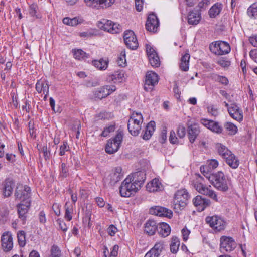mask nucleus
Segmentation results:
<instances>
[{
	"instance_id": "f257e3e1",
	"label": "nucleus",
	"mask_w": 257,
	"mask_h": 257,
	"mask_svg": "<svg viewBox=\"0 0 257 257\" xmlns=\"http://www.w3.org/2000/svg\"><path fill=\"white\" fill-rule=\"evenodd\" d=\"M208 180L218 190L224 192L228 190L230 181L223 172L218 171L211 174L209 176Z\"/></svg>"
},
{
	"instance_id": "f03ea898",
	"label": "nucleus",
	"mask_w": 257,
	"mask_h": 257,
	"mask_svg": "<svg viewBox=\"0 0 257 257\" xmlns=\"http://www.w3.org/2000/svg\"><path fill=\"white\" fill-rule=\"evenodd\" d=\"M131 177H127L122 182L119 187V192L121 196L123 197H129L134 195L141 187L137 183L132 181Z\"/></svg>"
},
{
	"instance_id": "7ed1b4c3",
	"label": "nucleus",
	"mask_w": 257,
	"mask_h": 257,
	"mask_svg": "<svg viewBox=\"0 0 257 257\" xmlns=\"http://www.w3.org/2000/svg\"><path fill=\"white\" fill-rule=\"evenodd\" d=\"M143 118L141 113L134 112L128 121L127 127L130 134L137 136L141 129Z\"/></svg>"
},
{
	"instance_id": "20e7f679",
	"label": "nucleus",
	"mask_w": 257,
	"mask_h": 257,
	"mask_svg": "<svg viewBox=\"0 0 257 257\" xmlns=\"http://www.w3.org/2000/svg\"><path fill=\"white\" fill-rule=\"evenodd\" d=\"M189 195L187 190L181 189L177 190L174 194V208L177 212L182 210L187 204Z\"/></svg>"
},
{
	"instance_id": "39448f33",
	"label": "nucleus",
	"mask_w": 257,
	"mask_h": 257,
	"mask_svg": "<svg viewBox=\"0 0 257 257\" xmlns=\"http://www.w3.org/2000/svg\"><path fill=\"white\" fill-rule=\"evenodd\" d=\"M123 139V133L119 132L113 138L109 139L105 146V151L109 154L116 152L120 148Z\"/></svg>"
},
{
	"instance_id": "423d86ee",
	"label": "nucleus",
	"mask_w": 257,
	"mask_h": 257,
	"mask_svg": "<svg viewBox=\"0 0 257 257\" xmlns=\"http://www.w3.org/2000/svg\"><path fill=\"white\" fill-rule=\"evenodd\" d=\"M97 26L99 29L112 34L119 33L122 30V27L119 24L106 19L99 21Z\"/></svg>"
},
{
	"instance_id": "0eeeda50",
	"label": "nucleus",
	"mask_w": 257,
	"mask_h": 257,
	"mask_svg": "<svg viewBox=\"0 0 257 257\" xmlns=\"http://www.w3.org/2000/svg\"><path fill=\"white\" fill-rule=\"evenodd\" d=\"M205 221L215 231H221L224 230L226 226V222L222 217L218 215L207 216Z\"/></svg>"
},
{
	"instance_id": "6e6552de",
	"label": "nucleus",
	"mask_w": 257,
	"mask_h": 257,
	"mask_svg": "<svg viewBox=\"0 0 257 257\" xmlns=\"http://www.w3.org/2000/svg\"><path fill=\"white\" fill-rule=\"evenodd\" d=\"M211 51L217 55H222L228 54L230 51L229 44L224 41L215 42L210 45Z\"/></svg>"
},
{
	"instance_id": "1a4fd4ad",
	"label": "nucleus",
	"mask_w": 257,
	"mask_h": 257,
	"mask_svg": "<svg viewBox=\"0 0 257 257\" xmlns=\"http://www.w3.org/2000/svg\"><path fill=\"white\" fill-rule=\"evenodd\" d=\"M86 5L92 9L99 10L108 8L115 2V0H84Z\"/></svg>"
},
{
	"instance_id": "9d476101",
	"label": "nucleus",
	"mask_w": 257,
	"mask_h": 257,
	"mask_svg": "<svg viewBox=\"0 0 257 257\" xmlns=\"http://www.w3.org/2000/svg\"><path fill=\"white\" fill-rule=\"evenodd\" d=\"M31 193L30 188L27 185H19L15 191L16 199L22 201H30V197Z\"/></svg>"
},
{
	"instance_id": "9b49d317",
	"label": "nucleus",
	"mask_w": 257,
	"mask_h": 257,
	"mask_svg": "<svg viewBox=\"0 0 257 257\" xmlns=\"http://www.w3.org/2000/svg\"><path fill=\"white\" fill-rule=\"evenodd\" d=\"M159 81V76L153 71H148L146 74L144 89L147 91H151Z\"/></svg>"
},
{
	"instance_id": "f8f14e48",
	"label": "nucleus",
	"mask_w": 257,
	"mask_h": 257,
	"mask_svg": "<svg viewBox=\"0 0 257 257\" xmlns=\"http://www.w3.org/2000/svg\"><path fill=\"white\" fill-rule=\"evenodd\" d=\"M220 249L222 252H230L236 247V243L233 238L223 236L220 238Z\"/></svg>"
},
{
	"instance_id": "ddd939ff",
	"label": "nucleus",
	"mask_w": 257,
	"mask_h": 257,
	"mask_svg": "<svg viewBox=\"0 0 257 257\" xmlns=\"http://www.w3.org/2000/svg\"><path fill=\"white\" fill-rule=\"evenodd\" d=\"M123 39L124 43L128 48L132 50H135L138 48V42L133 31H125L124 33Z\"/></svg>"
},
{
	"instance_id": "4468645a",
	"label": "nucleus",
	"mask_w": 257,
	"mask_h": 257,
	"mask_svg": "<svg viewBox=\"0 0 257 257\" xmlns=\"http://www.w3.org/2000/svg\"><path fill=\"white\" fill-rule=\"evenodd\" d=\"M146 48L148 59L151 66L155 67H159L160 65V61L156 51L149 45H146Z\"/></svg>"
},
{
	"instance_id": "2eb2a0df",
	"label": "nucleus",
	"mask_w": 257,
	"mask_h": 257,
	"mask_svg": "<svg viewBox=\"0 0 257 257\" xmlns=\"http://www.w3.org/2000/svg\"><path fill=\"white\" fill-rule=\"evenodd\" d=\"M159 26V22L156 15L154 13L150 14L146 23V29L150 32H156Z\"/></svg>"
},
{
	"instance_id": "dca6fc26",
	"label": "nucleus",
	"mask_w": 257,
	"mask_h": 257,
	"mask_svg": "<svg viewBox=\"0 0 257 257\" xmlns=\"http://www.w3.org/2000/svg\"><path fill=\"white\" fill-rule=\"evenodd\" d=\"M2 248L5 252L11 250L13 247L12 234L10 232L3 233L1 237Z\"/></svg>"
},
{
	"instance_id": "f3484780",
	"label": "nucleus",
	"mask_w": 257,
	"mask_h": 257,
	"mask_svg": "<svg viewBox=\"0 0 257 257\" xmlns=\"http://www.w3.org/2000/svg\"><path fill=\"white\" fill-rule=\"evenodd\" d=\"M200 123L214 133L220 134L222 132V126L217 122L206 118H202L200 120Z\"/></svg>"
},
{
	"instance_id": "a211bd4d",
	"label": "nucleus",
	"mask_w": 257,
	"mask_h": 257,
	"mask_svg": "<svg viewBox=\"0 0 257 257\" xmlns=\"http://www.w3.org/2000/svg\"><path fill=\"white\" fill-rule=\"evenodd\" d=\"M228 113L232 118L238 122H241L243 120V111L235 103L231 104V106L229 108Z\"/></svg>"
},
{
	"instance_id": "6ab92c4d",
	"label": "nucleus",
	"mask_w": 257,
	"mask_h": 257,
	"mask_svg": "<svg viewBox=\"0 0 257 257\" xmlns=\"http://www.w3.org/2000/svg\"><path fill=\"white\" fill-rule=\"evenodd\" d=\"M192 202L197 210L199 212L203 211L210 204V201L209 199L203 198L200 195H198L194 198Z\"/></svg>"
},
{
	"instance_id": "aec40b11",
	"label": "nucleus",
	"mask_w": 257,
	"mask_h": 257,
	"mask_svg": "<svg viewBox=\"0 0 257 257\" xmlns=\"http://www.w3.org/2000/svg\"><path fill=\"white\" fill-rule=\"evenodd\" d=\"M164 247V242L159 241L155 243L154 247L148 251L144 257H159Z\"/></svg>"
},
{
	"instance_id": "412c9836",
	"label": "nucleus",
	"mask_w": 257,
	"mask_h": 257,
	"mask_svg": "<svg viewBox=\"0 0 257 257\" xmlns=\"http://www.w3.org/2000/svg\"><path fill=\"white\" fill-rule=\"evenodd\" d=\"M36 89L38 93L44 94V99L46 100L49 94V85L47 81L44 79H40L36 84Z\"/></svg>"
},
{
	"instance_id": "4be33fe9",
	"label": "nucleus",
	"mask_w": 257,
	"mask_h": 257,
	"mask_svg": "<svg viewBox=\"0 0 257 257\" xmlns=\"http://www.w3.org/2000/svg\"><path fill=\"white\" fill-rule=\"evenodd\" d=\"M131 177L132 181L137 183L141 188L146 180V173L144 171L134 172L127 176Z\"/></svg>"
},
{
	"instance_id": "5701e85b",
	"label": "nucleus",
	"mask_w": 257,
	"mask_h": 257,
	"mask_svg": "<svg viewBox=\"0 0 257 257\" xmlns=\"http://www.w3.org/2000/svg\"><path fill=\"white\" fill-rule=\"evenodd\" d=\"M30 201H21V203L17 205L19 217L23 220H25L26 217V214L30 206Z\"/></svg>"
},
{
	"instance_id": "b1692460",
	"label": "nucleus",
	"mask_w": 257,
	"mask_h": 257,
	"mask_svg": "<svg viewBox=\"0 0 257 257\" xmlns=\"http://www.w3.org/2000/svg\"><path fill=\"white\" fill-rule=\"evenodd\" d=\"M150 212L156 216H165L171 218L172 216V211L166 208L157 206L155 208H152L150 210Z\"/></svg>"
},
{
	"instance_id": "393cba45",
	"label": "nucleus",
	"mask_w": 257,
	"mask_h": 257,
	"mask_svg": "<svg viewBox=\"0 0 257 257\" xmlns=\"http://www.w3.org/2000/svg\"><path fill=\"white\" fill-rule=\"evenodd\" d=\"M204 178L199 174H196V179L193 182L194 187L200 193L204 194L209 187L203 184Z\"/></svg>"
},
{
	"instance_id": "a878e982",
	"label": "nucleus",
	"mask_w": 257,
	"mask_h": 257,
	"mask_svg": "<svg viewBox=\"0 0 257 257\" xmlns=\"http://www.w3.org/2000/svg\"><path fill=\"white\" fill-rule=\"evenodd\" d=\"M147 190L150 192H158L163 190V185L159 179H153L146 185Z\"/></svg>"
},
{
	"instance_id": "bb28decb",
	"label": "nucleus",
	"mask_w": 257,
	"mask_h": 257,
	"mask_svg": "<svg viewBox=\"0 0 257 257\" xmlns=\"http://www.w3.org/2000/svg\"><path fill=\"white\" fill-rule=\"evenodd\" d=\"M158 225L156 222L153 220H148L144 226V231L149 235H153L158 229Z\"/></svg>"
},
{
	"instance_id": "cd10ccee",
	"label": "nucleus",
	"mask_w": 257,
	"mask_h": 257,
	"mask_svg": "<svg viewBox=\"0 0 257 257\" xmlns=\"http://www.w3.org/2000/svg\"><path fill=\"white\" fill-rule=\"evenodd\" d=\"M200 133L199 127L197 124H194L188 126V134L189 141L193 143L195 141L197 136Z\"/></svg>"
},
{
	"instance_id": "c85d7f7f",
	"label": "nucleus",
	"mask_w": 257,
	"mask_h": 257,
	"mask_svg": "<svg viewBox=\"0 0 257 257\" xmlns=\"http://www.w3.org/2000/svg\"><path fill=\"white\" fill-rule=\"evenodd\" d=\"M155 128V122L151 121L146 125L145 131H143L142 138L144 140H148L152 136Z\"/></svg>"
},
{
	"instance_id": "c756f323",
	"label": "nucleus",
	"mask_w": 257,
	"mask_h": 257,
	"mask_svg": "<svg viewBox=\"0 0 257 257\" xmlns=\"http://www.w3.org/2000/svg\"><path fill=\"white\" fill-rule=\"evenodd\" d=\"M227 164L232 169H236L239 165V160L232 153L228 155L225 159Z\"/></svg>"
},
{
	"instance_id": "7c9ffc66",
	"label": "nucleus",
	"mask_w": 257,
	"mask_h": 257,
	"mask_svg": "<svg viewBox=\"0 0 257 257\" xmlns=\"http://www.w3.org/2000/svg\"><path fill=\"white\" fill-rule=\"evenodd\" d=\"M201 18V14L196 10L190 12L188 16V22L191 25H197Z\"/></svg>"
},
{
	"instance_id": "2f4dec72",
	"label": "nucleus",
	"mask_w": 257,
	"mask_h": 257,
	"mask_svg": "<svg viewBox=\"0 0 257 257\" xmlns=\"http://www.w3.org/2000/svg\"><path fill=\"white\" fill-rule=\"evenodd\" d=\"M124 73L122 71H117L110 75L108 78L109 81L114 83H119L124 80Z\"/></svg>"
},
{
	"instance_id": "473e14b6",
	"label": "nucleus",
	"mask_w": 257,
	"mask_h": 257,
	"mask_svg": "<svg viewBox=\"0 0 257 257\" xmlns=\"http://www.w3.org/2000/svg\"><path fill=\"white\" fill-rule=\"evenodd\" d=\"M14 187V182L13 180L7 179L4 182L3 193L5 197L10 196L13 192Z\"/></svg>"
},
{
	"instance_id": "72a5a7b5",
	"label": "nucleus",
	"mask_w": 257,
	"mask_h": 257,
	"mask_svg": "<svg viewBox=\"0 0 257 257\" xmlns=\"http://www.w3.org/2000/svg\"><path fill=\"white\" fill-rule=\"evenodd\" d=\"M157 230L161 237H166L170 234L171 228L167 223L162 222L159 224Z\"/></svg>"
},
{
	"instance_id": "f704fd0d",
	"label": "nucleus",
	"mask_w": 257,
	"mask_h": 257,
	"mask_svg": "<svg viewBox=\"0 0 257 257\" xmlns=\"http://www.w3.org/2000/svg\"><path fill=\"white\" fill-rule=\"evenodd\" d=\"M222 7V4L220 3H216L214 4L209 10L208 14L209 17L211 18L217 17L220 13Z\"/></svg>"
},
{
	"instance_id": "c9c22d12",
	"label": "nucleus",
	"mask_w": 257,
	"mask_h": 257,
	"mask_svg": "<svg viewBox=\"0 0 257 257\" xmlns=\"http://www.w3.org/2000/svg\"><path fill=\"white\" fill-rule=\"evenodd\" d=\"M62 21L65 25L74 27L82 23L83 19L79 17H75L73 18L65 17L63 18Z\"/></svg>"
},
{
	"instance_id": "e433bc0d",
	"label": "nucleus",
	"mask_w": 257,
	"mask_h": 257,
	"mask_svg": "<svg viewBox=\"0 0 257 257\" xmlns=\"http://www.w3.org/2000/svg\"><path fill=\"white\" fill-rule=\"evenodd\" d=\"M190 55L188 53L185 54L182 56L180 63V68L183 71H187L189 69Z\"/></svg>"
},
{
	"instance_id": "4c0bfd02",
	"label": "nucleus",
	"mask_w": 257,
	"mask_h": 257,
	"mask_svg": "<svg viewBox=\"0 0 257 257\" xmlns=\"http://www.w3.org/2000/svg\"><path fill=\"white\" fill-rule=\"evenodd\" d=\"M216 149L219 155L224 159L232 152L225 146L220 143H218L216 145Z\"/></svg>"
},
{
	"instance_id": "58836bf2",
	"label": "nucleus",
	"mask_w": 257,
	"mask_h": 257,
	"mask_svg": "<svg viewBox=\"0 0 257 257\" xmlns=\"http://www.w3.org/2000/svg\"><path fill=\"white\" fill-rule=\"evenodd\" d=\"M92 63L97 69L101 70H104L106 69L108 67V62L106 60L101 59L99 60H93L92 61Z\"/></svg>"
},
{
	"instance_id": "ea45409f",
	"label": "nucleus",
	"mask_w": 257,
	"mask_h": 257,
	"mask_svg": "<svg viewBox=\"0 0 257 257\" xmlns=\"http://www.w3.org/2000/svg\"><path fill=\"white\" fill-rule=\"evenodd\" d=\"M65 213L64 218L68 221H70L72 219L73 205L69 202H66L65 205Z\"/></svg>"
},
{
	"instance_id": "a19ab883",
	"label": "nucleus",
	"mask_w": 257,
	"mask_h": 257,
	"mask_svg": "<svg viewBox=\"0 0 257 257\" xmlns=\"http://www.w3.org/2000/svg\"><path fill=\"white\" fill-rule=\"evenodd\" d=\"M211 186H209L208 189L204 192V195L208 196L211 198L213 201L216 202H219L221 201V198L220 196H218L217 193L214 190L210 189Z\"/></svg>"
},
{
	"instance_id": "79ce46f5",
	"label": "nucleus",
	"mask_w": 257,
	"mask_h": 257,
	"mask_svg": "<svg viewBox=\"0 0 257 257\" xmlns=\"http://www.w3.org/2000/svg\"><path fill=\"white\" fill-rule=\"evenodd\" d=\"M113 117V115L111 112L102 111L97 114L94 116L95 121H98L102 119H110Z\"/></svg>"
},
{
	"instance_id": "37998d69",
	"label": "nucleus",
	"mask_w": 257,
	"mask_h": 257,
	"mask_svg": "<svg viewBox=\"0 0 257 257\" xmlns=\"http://www.w3.org/2000/svg\"><path fill=\"white\" fill-rule=\"evenodd\" d=\"M94 96L95 98L102 99L108 96V93H106L104 86L101 87L94 92Z\"/></svg>"
},
{
	"instance_id": "c03bdc74",
	"label": "nucleus",
	"mask_w": 257,
	"mask_h": 257,
	"mask_svg": "<svg viewBox=\"0 0 257 257\" xmlns=\"http://www.w3.org/2000/svg\"><path fill=\"white\" fill-rule=\"evenodd\" d=\"M74 57L79 60H85L88 58L87 54L81 49L73 50Z\"/></svg>"
},
{
	"instance_id": "a18cd8bd",
	"label": "nucleus",
	"mask_w": 257,
	"mask_h": 257,
	"mask_svg": "<svg viewBox=\"0 0 257 257\" xmlns=\"http://www.w3.org/2000/svg\"><path fill=\"white\" fill-rule=\"evenodd\" d=\"M179 245V239L176 236L173 237L172 238L171 243L170 244V250L171 252L176 253L178 250Z\"/></svg>"
},
{
	"instance_id": "49530a36",
	"label": "nucleus",
	"mask_w": 257,
	"mask_h": 257,
	"mask_svg": "<svg viewBox=\"0 0 257 257\" xmlns=\"http://www.w3.org/2000/svg\"><path fill=\"white\" fill-rule=\"evenodd\" d=\"M212 78L215 81L219 82L224 85H227L229 83L228 79L227 77L224 76H220L218 74H213Z\"/></svg>"
},
{
	"instance_id": "de8ad7c7",
	"label": "nucleus",
	"mask_w": 257,
	"mask_h": 257,
	"mask_svg": "<svg viewBox=\"0 0 257 257\" xmlns=\"http://www.w3.org/2000/svg\"><path fill=\"white\" fill-rule=\"evenodd\" d=\"M247 13L249 17L257 19V4L251 5L248 8Z\"/></svg>"
},
{
	"instance_id": "09e8293b",
	"label": "nucleus",
	"mask_w": 257,
	"mask_h": 257,
	"mask_svg": "<svg viewBox=\"0 0 257 257\" xmlns=\"http://www.w3.org/2000/svg\"><path fill=\"white\" fill-rule=\"evenodd\" d=\"M38 6L35 4L33 3L29 6V14L31 17L35 18H39L40 16L38 14Z\"/></svg>"
},
{
	"instance_id": "8fccbe9b",
	"label": "nucleus",
	"mask_w": 257,
	"mask_h": 257,
	"mask_svg": "<svg viewBox=\"0 0 257 257\" xmlns=\"http://www.w3.org/2000/svg\"><path fill=\"white\" fill-rule=\"evenodd\" d=\"M49 257H61V251L56 245L52 246Z\"/></svg>"
},
{
	"instance_id": "3c124183",
	"label": "nucleus",
	"mask_w": 257,
	"mask_h": 257,
	"mask_svg": "<svg viewBox=\"0 0 257 257\" xmlns=\"http://www.w3.org/2000/svg\"><path fill=\"white\" fill-rule=\"evenodd\" d=\"M18 241L21 247H24L26 244V234L24 231H19L17 233Z\"/></svg>"
},
{
	"instance_id": "603ef678",
	"label": "nucleus",
	"mask_w": 257,
	"mask_h": 257,
	"mask_svg": "<svg viewBox=\"0 0 257 257\" xmlns=\"http://www.w3.org/2000/svg\"><path fill=\"white\" fill-rule=\"evenodd\" d=\"M224 126L230 135L235 134L238 130L237 127L232 122H226Z\"/></svg>"
},
{
	"instance_id": "864d4df0",
	"label": "nucleus",
	"mask_w": 257,
	"mask_h": 257,
	"mask_svg": "<svg viewBox=\"0 0 257 257\" xmlns=\"http://www.w3.org/2000/svg\"><path fill=\"white\" fill-rule=\"evenodd\" d=\"M207 167L210 170L216 169L219 165L218 161L216 159H210L207 161Z\"/></svg>"
},
{
	"instance_id": "5fc2aeb1",
	"label": "nucleus",
	"mask_w": 257,
	"mask_h": 257,
	"mask_svg": "<svg viewBox=\"0 0 257 257\" xmlns=\"http://www.w3.org/2000/svg\"><path fill=\"white\" fill-rule=\"evenodd\" d=\"M117 64L120 66L123 67L126 64L125 59V51H122L120 53V56L118 57L117 59Z\"/></svg>"
},
{
	"instance_id": "6e6d98bb",
	"label": "nucleus",
	"mask_w": 257,
	"mask_h": 257,
	"mask_svg": "<svg viewBox=\"0 0 257 257\" xmlns=\"http://www.w3.org/2000/svg\"><path fill=\"white\" fill-rule=\"evenodd\" d=\"M115 128V127L114 124L110 125L104 129L101 134V136L104 137H107L110 133L114 132Z\"/></svg>"
},
{
	"instance_id": "4d7b16f0",
	"label": "nucleus",
	"mask_w": 257,
	"mask_h": 257,
	"mask_svg": "<svg viewBox=\"0 0 257 257\" xmlns=\"http://www.w3.org/2000/svg\"><path fill=\"white\" fill-rule=\"evenodd\" d=\"M207 109L208 112L212 116H216L219 113L218 109L215 105H210L207 107Z\"/></svg>"
},
{
	"instance_id": "13d9d810",
	"label": "nucleus",
	"mask_w": 257,
	"mask_h": 257,
	"mask_svg": "<svg viewBox=\"0 0 257 257\" xmlns=\"http://www.w3.org/2000/svg\"><path fill=\"white\" fill-rule=\"evenodd\" d=\"M69 147L67 143V142L64 141L63 144L60 146L59 154L60 156H63L65 155V152L69 151Z\"/></svg>"
},
{
	"instance_id": "bf43d9fd",
	"label": "nucleus",
	"mask_w": 257,
	"mask_h": 257,
	"mask_svg": "<svg viewBox=\"0 0 257 257\" xmlns=\"http://www.w3.org/2000/svg\"><path fill=\"white\" fill-rule=\"evenodd\" d=\"M60 176L63 177H66L68 175V169L66 164L64 163H62L60 167Z\"/></svg>"
},
{
	"instance_id": "052dcab7",
	"label": "nucleus",
	"mask_w": 257,
	"mask_h": 257,
	"mask_svg": "<svg viewBox=\"0 0 257 257\" xmlns=\"http://www.w3.org/2000/svg\"><path fill=\"white\" fill-rule=\"evenodd\" d=\"M59 228L63 232H66L68 230V227L65 222L61 219H58L56 221Z\"/></svg>"
},
{
	"instance_id": "680f3d73",
	"label": "nucleus",
	"mask_w": 257,
	"mask_h": 257,
	"mask_svg": "<svg viewBox=\"0 0 257 257\" xmlns=\"http://www.w3.org/2000/svg\"><path fill=\"white\" fill-rule=\"evenodd\" d=\"M186 134V128L183 125H179L177 128V135L180 138H183Z\"/></svg>"
},
{
	"instance_id": "e2e57ef3",
	"label": "nucleus",
	"mask_w": 257,
	"mask_h": 257,
	"mask_svg": "<svg viewBox=\"0 0 257 257\" xmlns=\"http://www.w3.org/2000/svg\"><path fill=\"white\" fill-rule=\"evenodd\" d=\"M111 183L113 184H115V183L118 182L120 181V180L122 178V175H118L117 174H115L114 173H112L111 174Z\"/></svg>"
},
{
	"instance_id": "0e129e2a",
	"label": "nucleus",
	"mask_w": 257,
	"mask_h": 257,
	"mask_svg": "<svg viewBox=\"0 0 257 257\" xmlns=\"http://www.w3.org/2000/svg\"><path fill=\"white\" fill-rule=\"evenodd\" d=\"M217 63L223 67H228L230 65V62L224 58L218 60Z\"/></svg>"
},
{
	"instance_id": "69168bd1",
	"label": "nucleus",
	"mask_w": 257,
	"mask_h": 257,
	"mask_svg": "<svg viewBox=\"0 0 257 257\" xmlns=\"http://www.w3.org/2000/svg\"><path fill=\"white\" fill-rule=\"evenodd\" d=\"M135 7L137 11L140 12L142 10L144 5V0H135Z\"/></svg>"
},
{
	"instance_id": "338daca9",
	"label": "nucleus",
	"mask_w": 257,
	"mask_h": 257,
	"mask_svg": "<svg viewBox=\"0 0 257 257\" xmlns=\"http://www.w3.org/2000/svg\"><path fill=\"white\" fill-rule=\"evenodd\" d=\"M61 205L58 203H54L52 206V209L53 210L54 213L57 216H59L61 214Z\"/></svg>"
},
{
	"instance_id": "774afa93",
	"label": "nucleus",
	"mask_w": 257,
	"mask_h": 257,
	"mask_svg": "<svg viewBox=\"0 0 257 257\" xmlns=\"http://www.w3.org/2000/svg\"><path fill=\"white\" fill-rule=\"evenodd\" d=\"M107 231L110 236H113L117 231V228L114 225H111L107 228Z\"/></svg>"
}]
</instances>
